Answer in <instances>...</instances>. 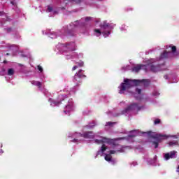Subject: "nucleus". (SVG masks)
Instances as JSON below:
<instances>
[{
    "label": "nucleus",
    "instance_id": "nucleus-1",
    "mask_svg": "<svg viewBox=\"0 0 179 179\" xmlns=\"http://www.w3.org/2000/svg\"><path fill=\"white\" fill-rule=\"evenodd\" d=\"M124 83H122L120 85V90L119 92L120 94H122L127 89H130V87H134V86H139L142 82H145V80H130L126 78L124 80Z\"/></svg>",
    "mask_w": 179,
    "mask_h": 179
},
{
    "label": "nucleus",
    "instance_id": "nucleus-2",
    "mask_svg": "<svg viewBox=\"0 0 179 179\" xmlns=\"http://www.w3.org/2000/svg\"><path fill=\"white\" fill-rule=\"evenodd\" d=\"M147 135H148L150 138H152V139H155V141H157V142H162L165 139H167V136L162 135L160 134H153L152 131H148Z\"/></svg>",
    "mask_w": 179,
    "mask_h": 179
},
{
    "label": "nucleus",
    "instance_id": "nucleus-3",
    "mask_svg": "<svg viewBox=\"0 0 179 179\" xmlns=\"http://www.w3.org/2000/svg\"><path fill=\"white\" fill-rule=\"evenodd\" d=\"M82 69L79 70L74 76L73 82L76 83V86L79 85V83H80L81 80L83 79V78H86V76L82 73Z\"/></svg>",
    "mask_w": 179,
    "mask_h": 179
},
{
    "label": "nucleus",
    "instance_id": "nucleus-4",
    "mask_svg": "<svg viewBox=\"0 0 179 179\" xmlns=\"http://www.w3.org/2000/svg\"><path fill=\"white\" fill-rule=\"evenodd\" d=\"M79 136L84 139H94V133L93 131H85L83 134L79 133Z\"/></svg>",
    "mask_w": 179,
    "mask_h": 179
},
{
    "label": "nucleus",
    "instance_id": "nucleus-5",
    "mask_svg": "<svg viewBox=\"0 0 179 179\" xmlns=\"http://www.w3.org/2000/svg\"><path fill=\"white\" fill-rule=\"evenodd\" d=\"M141 108H142L141 106H138V103H134L131 105L128 106L125 108V113H129V111H134L135 110H137V111H140Z\"/></svg>",
    "mask_w": 179,
    "mask_h": 179
},
{
    "label": "nucleus",
    "instance_id": "nucleus-6",
    "mask_svg": "<svg viewBox=\"0 0 179 179\" xmlns=\"http://www.w3.org/2000/svg\"><path fill=\"white\" fill-rule=\"evenodd\" d=\"M101 140L95 139L94 143H97V145H100V143H113V139L111 138H107L106 137H101Z\"/></svg>",
    "mask_w": 179,
    "mask_h": 179
},
{
    "label": "nucleus",
    "instance_id": "nucleus-7",
    "mask_svg": "<svg viewBox=\"0 0 179 179\" xmlns=\"http://www.w3.org/2000/svg\"><path fill=\"white\" fill-rule=\"evenodd\" d=\"M176 154H177V152L171 151L170 152H167L164 155V159L165 160H170V159H176Z\"/></svg>",
    "mask_w": 179,
    "mask_h": 179
},
{
    "label": "nucleus",
    "instance_id": "nucleus-8",
    "mask_svg": "<svg viewBox=\"0 0 179 179\" xmlns=\"http://www.w3.org/2000/svg\"><path fill=\"white\" fill-rule=\"evenodd\" d=\"M113 144V148L116 150V152H120V153H123L124 149L122 145L115 143V141L113 139V142L110 143Z\"/></svg>",
    "mask_w": 179,
    "mask_h": 179
},
{
    "label": "nucleus",
    "instance_id": "nucleus-9",
    "mask_svg": "<svg viewBox=\"0 0 179 179\" xmlns=\"http://www.w3.org/2000/svg\"><path fill=\"white\" fill-rule=\"evenodd\" d=\"M72 110H73V106L72 105V103H69L65 106L64 113L65 114H68V113H71Z\"/></svg>",
    "mask_w": 179,
    "mask_h": 179
},
{
    "label": "nucleus",
    "instance_id": "nucleus-10",
    "mask_svg": "<svg viewBox=\"0 0 179 179\" xmlns=\"http://www.w3.org/2000/svg\"><path fill=\"white\" fill-rule=\"evenodd\" d=\"M144 66H145V65H143V64H138L137 66H134V67L132 69V71H133V72H136V73H138V72H139V71H140L141 69H142Z\"/></svg>",
    "mask_w": 179,
    "mask_h": 179
},
{
    "label": "nucleus",
    "instance_id": "nucleus-11",
    "mask_svg": "<svg viewBox=\"0 0 179 179\" xmlns=\"http://www.w3.org/2000/svg\"><path fill=\"white\" fill-rule=\"evenodd\" d=\"M171 54V52L164 51L160 56V59H167L169 55Z\"/></svg>",
    "mask_w": 179,
    "mask_h": 179
},
{
    "label": "nucleus",
    "instance_id": "nucleus-12",
    "mask_svg": "<svg viewBox=\"0 0 179 179\" xmlns=\"http://www.w3.org/2000/svg\"><path fill=\"white\" fill-rule=\"evenodd\" d=\"M159 71H160V68L159 67V66H155L153 64L150 66L151 72H159Z\"/></svg>",
    "mask_w": 179,
    "mask_h": 179
},
{
    "label": "nucleus",
    "instance_id": "nucleus-13",
    "mask_svg": "<svg viewBox=\"0 0 179 179\" xmlns=\"http://www.w3.org/2000/svg\"><path fill=\"white\" fill-rule=\"evenodd\" d=\"M101 29H103V30H106L110 27V25L108 23L103 22L102 24H100Z\"/></svg>",
    "mask_w": 179,
    "mask_h": 179
},
{
    "label": "nucleus",
    "instance_id": "nucleus-14",
    "mask_svg": "<svg viewBox=\"0 0 179 179\" xmlns=\"http://www.w3.org/2000/svg\"><path fill=\"white\" fill-rule=\"evenodd\" d=\"M169 48H171V52L173 53L176 52L177 51V47L173 45H169Z\"/></svg>",
    "mask_w": 179,
    "mask_h": 179
},
{
    "label": "nucleus",
    "instance_id": "nucleus-15",
    "mask_svg": "<svg viewBox=\"0 0 179 179\" xmlns=\"http://www.w3.org/2000/svg\"><path fill=\"white\" fill-rule=\"evenodd\" d=\"M13 73H15V71L13 70V69H9L8 71V76H12V75H13Z\"/></svg>",
    "mask_w": 179,
    "mask_h": 179
},
{
    "label": "nucleus",
    "instance_id": "nucleus-16",
    "mask_svg": "<svg viewBox=\"0 0 179 179\" xmlns=\"http://www.w3.org/2000/svg\"><path fill=\"white\" fill-rule=\"evenodd\" d=\"M111 159H113V157H111L110 155H106L105 156V160H106V162H111Z\"/></svg>",
    "mask_w": 179,
    "mask_h": 179
},
{
    "label": "nucleus",
    "instance_id": "nucleus-17",
    "mask_svg": "<svg viewBox=\"0 0 179 179\" xmlns=\"http://www.w3.org/2000/svg\"><path fill=\"white\" fill-rule=\"evenodd\" d=\"M115 124H117V122H108L106 124V127H113V125H115Z\"/></svg>",
    "mask_w": 179,
    "mask_h": 179
},
{
    "label": "nucleus",
    "instance_id": "nucleus-18",
    "mask_svg": "<svg viewBox=\"0 0 179 179\" xmlns=\"http://www.w3.org/2000/svg\"><path fill=\"white\" fill-rule=\"evenodd\" d=\"M106 150H107V147L106 146V145L103 144L101 148V151L102 152V153H104Z\"/></svg>",
    "mask_w": 179,
    "mask_h": 179
},
{
    "label": "nucleus",
    "instance_id": "nucleus-19",
    "mask_svg": "<svg viewBox=\"0 0 179 179\" xmlns=\"http://www.w3.org/2000/svg\"><path fill=\"white\" fill-rule=\"evenodd\" d=\"M160 142H159V141H153L152 142V145H155V149H157V148H159V143Z\"/></svg>",
    "mask_w": 179,
    "mask_h": 179
},
{
    "label": "nucleus",
    "instance_id": "nucleus-20",
    "mask_svg": "<svg viewBox=\"0 0 179 179\" xmlns=\"http://www.w3.org/2000/svg\"><path fill=\"white\" fill-rule=\"evenodd\" d=\"M160 122H161L160 119H156V120L154 121L155 125H157V124H160Z\"/></svg>",
    "mask_w": 179,
    "mask_h": 179
},
{
    "label": "nucleus",
    "instance_id": "nucleus-21",
    "mask_svg": "<svg viewBox=\"0 0 179 179\" xmlns=\"http://www.w3.org/2000/svg\"><path fill=\"white\" fill-rule=\"evenodd\" d=\"M4 30L6 31V33H11L12 28H5Z\"/></svg>",
    "mask_w": 179,
    "mask_h": 179
},
{
    "label": "nucleus",
    "instance_id": "nucleus-22",
    "mask_svg": "<svg viewBox=\"0 0 179 179\" xmlns=\"http://www.w3.org/2000/svg\"><path fill=\"white\" fill-rule=\"evenodd\" d=\"M36 86H37V87H38V89H41V82L38 81L36 83Z\"/></svg>",
    "mask_w": 179,
    "mask_h": 179
},
{
    "label": "nucleus",
    "instance_id": "nucleus-23",
    "mask_svg": "<svg viewBox=\"0 0 179 179\" xmlns=\"http://www.w3.org/2000/svg\"><path fill=\"white\" fill-rule=\"evenodd\" d=\"M176 144H177V141H171L169 143V146H173V145H176Z\"/></svg>",
    "mask_w": 179,
    "mask_h": 179
},
{
    "label": "nucleus",
    "instance_id": "nucleus-24",
    "mask_svg": "<svg viewBox=\"0 0 179 179\" xmlns=\"http://www.w3.org/2000/svg\"><path fill=\"white\" fill-rule=\"evenodd\" d=\"M136 93H138V94H141L142 93V90H141L139 88H136Z\"/></svg>",
    "mask_w": 179,
    "mask_h": 179
},
{
    "label": "nucleus",
    "instance_id": "nucleus-25",
    "mask_svg": "<svg viewBox=\"0 0 179 179\" xmlns=\"http://www.w3.org/2000/svg\"><path fill=\"white\" fill-rule=\"evenodd\" d=\"M94 31H95V33H98V34H99V36H100V34H101V31H100V29H94Z\"/></svg>",
    "mask_w": 179,
    "mask_h": 179
},
{
    "label": "nucleus",
    "instance_id": "nucleus-26",
    "mask_svg": "<svg viewBox=\"0 0 179 179\" xmlns=\"http://www.w3.org/2000/svg\"><path fill=\"white\" fill-rule=\"evenodd\" d=\"M73 2H75L76 3H80V2H82V1L83 0H72Z\"/></svg>",
    "mask_w": 179,
    "mask_h": 179
},
{
    "label": "nucleus",
    "instance_id": "nucleus-27",
    "mask_svg": "<svg viewBox=\"0 0 179 179\" xmlns=\"http://www.w3.org/2000/svg\"><path fill=\"white\" fill-rule=\"evenodd\" d=\"M37 68L39 71L43 72V67L41 66L38 65Z\"/></svg>",
    "mask_w": 179,
    "mask_h": 179
},
{
    "label": "nucleus",
    "instance_id": "nucleus-28",
    "mask_svg": "<svg viewBox=\"0 0 179 179\" xmlns=\"http://www.w3.org/2000/svg\"><path fill=\"white\" fill-rule=\"evenodd\" d=\"M38 81H36V80H32L31 82V85H34V86H36V83H38Z\"/></svg>",
    "mask_w": 179,
    "mask_h": 179
},
{
    "label": "nucleus",
    "instance_id": "nucleus-29",
    "mask_svg": "<svg viewBox=\"0 0 179 179\" xmlns=\"http://www.w3.org/2000/svg\"><path fill=\"white\" fill-rule=\"evenodd\" d=\"M48 12H52V7L48 6Z\"/></svg>",
    "mask_w": 179,
    "mask_h": 179
},
{
    "label": "nucleus",
    "instance_id": "nucleus-30",
    "mask_svg": "<svg viewBox=\"0 0 179 179\" xmlns=\"http://www.w3.org/2000/svg\"><path fill=\"white\" fill-rule=\"evenodd\" d=\"M89 20H92V17H85V22H89Z\"/></svg>",
    "mask_w": 179,
    "mask_h": 179
},
{
    "label": "nucleus",
    "instance_id": "nucleus-31",
    "mask_svg": "<svg viewBox=\"0 0 179 179\" xmlns=\"http://www.w3.org/2000/svg\"><path fill=\"white\" fill-rule=\"evenodd\" d=\"M159 94H159V92H154L152 93V96H159Z\"/></svg>",
    "mask_w": 179,
    "mask_h": 179
},
{
    "label": "nucleus",
    "instance_id": "nucleus-32",
    "mask_svg": "<svg viewBox=\"0 0 179 179\" xmlns=\"http://www.w3.org/2000/svg\"><path fill=\"white\" fill-rule=\"evenodd\" d=\"M116 152H117V150H110V155H114V154H115Z\"/></svg>",
    "mask_w": 179,
    "mask_h": 179
},
{
    "label": "nucleus",
    "instance_id": "nucleus-33",
    "mask_svg": "<svg viewBox=\"0 0 179 179\" xmlns=\"http://www.w3.org/2000/svg\"><path fill=\"white\" fill-rule=\"evenodd\" d=\"M77 64H78V65H79V66H83V62H78Z\"/></svg>",
    "mask_w": 179,
    "mask_h": 179
},
{
    "label": "nucleus",
    "instance_id": "nucleus-34",
    "mask_svg": "<svg viewBox=\"0 0 179 179\" xmlns=\"http://www.w3.org/2000/svg\"><path fill=\"white\" fill-rule=\"evenodd\" d=\"M78 69V66H74L72 69V71H76Z\"/></svg>",
    "mask_w": 179,
    "mask_h": 179
},
{
    "label": "nucleus",
    "instance_id": "nucleus-35",
    "mask_svg": "<svg viewBox=\"0 0 179 179\" xmlns=\"http://www.w3.org/2000/svg\"><path fill=\"white\" fill-rule=\"evenodd\" d=\"M64 101H68L67 100H63V101H62L60 103H62V104H64Z\"/></svg>",
    "mask_w": 179,
    "mask_h": 179
},
{
    "label": "nucleus",
    "instance_id": "nucleus-36",
    "mask_svg": "<svg viewBox=\"0 0 179 179\" xmlns=\"http://www.w3.org/2000/svg\"><path fill=\"white\" fill-rule=\"evenodd\" d=\"M72 142H78V139L74 138V139L72 141Z\"/></svg>",
    "mask_w": 179,
    "mask_h": 179
},
{
    "label": "nucleus",
    "instance_id": "nucleus-37",
    "mask_svg": "<svg viewBox=\"0 0 179 179\" xmlns=\"http://www.w3.org/2000/svg\"><path fill=\"white\" fill-rule=\"evenodd\" d=\"M3 15V12L1 11L0 12V16H2Z\"/></svg>",
    "mask_w": 179,
    "mask_h": 179
},
{
    "label": "nucleus",
    "instance_id": "nucleus-38",
    "mask_svg": "<svg viewBox=\"0 0 179 179\" xmlns=\"http://www.w3.org/2000/svg\"><path fill=\"white\" fill-rule=\"evenodd\" d=\"M71 45H73V47H75V43H71Z\"/></svg>",
    "mask_w": 179,
    "mask_h": 179
},
{
    "label": "nucleus",
    "instance_id": "nucleus-39",
    "mask_svg": "<svg viewBox=\"0 0 179 179\" xmlns=\"http://www.w3.org/2000/svg\"><path fill=\"white\" fill-rule=\"evenodd\" d=\"M71 51H75V48L71 49Z\"/></svg>",
    "mask_w": 179,
    "mask_h": 179
},
{
    "label": "nucleus",
    "instance_id": "nucleus-40",
    "mask_svg": "<svg viewBox=\"0 0 179 179\" xmlns=\"http://www.w3.org/2000/svg\"><path fill=\"white\" fill-rule=\"evenodd\" d=\"M10 3H12V5H14L13 1H10Z\"/></svg>",
    "mask_w": 179,
    "mask_h": 179
},
{
    "label": "nucleus",
    "instance_id": "nucleus-41",
    "mask_svg": "<svg viewBox=\"0 0 179 179\" xmlns=\"http://www.w3.org/2000/svg\"><path fill=\"white\" fill-rule=\"evenodd\" d=\"M108 34H110V31H108Z\"/></svg>",
    "mask_w": 179,
    "mask_h": 179
},
{
    "label": "nucleus",
    "instance_id": "nucleus-42",
    "mask_svg": "<svg viewBox=\"0 0 179 179\" xmlns=\"http://www.w3.org/2000/svg\"><path fill=\"white\" fill-rule=\"evenodd\" d=\"M3 63H4V64H6V63H7V62H6V61H4V62H3Z\"/></svg>",
    "mask_w": 179,
    "mask_h": 179
},
{
    "label": "nucleus",
    "instance_id": "nucleus-43",
    "mask_svg": "<svg viewBox=\"0 0 179 179\" xmlns=\"http://www.w3.org/2000/svg\"><path fill=\"white\" fill-rule=\"evenodd\" d=\"M120 139H122V138H117V140H120Z\"/></svg>",
    "mask_w": 179,
    "mask_h": 179
},
{
    "label": "nucleus",
    "instance_id": "nucleus-44",
    "mask_svg": "<svg viewBox=\"0 0 179 179\" xmlns=\"http://www.w3.org/2000/svg\"><path fill=\"white\" fill-rule=\"evenodd\" d=\"M6 55H9V53H6Z\"/></svg>",
    "mask_w": 179,
    "mask_h": 179
},
{
    "label": "nucleus",
    "instance_id": "nucleus-45",
    "mask_svg": "<svg viewBox=\"0 0 179 179\" xmlns=\"http://www.w3.org/2000/svg\"><path fill=\"white\" fill-rule=\"evenodd\" d=\"M133 136H129L130 138H132Z\"/></svg>",
    "mask_w": 179,
    "mask_h": 179
},
{
    "label": "nucleus",
    "instance_id": "nucleus-46",
    "mask_svg": "<svg viewBox=\"0 0 179 179\" xmlns=\"http://www.w3.org/2000/svg\"><path fill=\"white\" fill-rule=\"evenodd\" d=\"M99 1H103V0H99Z\"/></svg>",
    "mask_w": 179,
    "mask_h": 179
}]
</instances>
